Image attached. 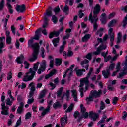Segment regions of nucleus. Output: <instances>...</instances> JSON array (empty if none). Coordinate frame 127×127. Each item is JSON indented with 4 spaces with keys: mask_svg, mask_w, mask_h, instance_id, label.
<instances>
[{
    "mask_svg": "<svg viewBox=\"0 0 127 127\" xmlns=\"http://www.w3.org/2000/svg\"><path fill=\"white\" fill-rule=\"evenodd\" d=\"M28 46L34 49L32 53L33 57L29 59L30 62H33L37 59V56H38V53H39V44L38 43L33 44V39H30L28 41Z\"/></svg>",
    "mask_w": 127,
    "mask_h": 127,
    "instance_id": "1",
    "label": "nucleus"
},
{
    "mask_svg": "<svg viewBox=\"0 0 127 127\" xmlns=\"http://www.w3.org/2000/svg\"><path fill=\"white\" fill-rule=\"evenodd\" d=\"M25 5L22 4V5H16V10L17 12H24L25 11Z\"/></svg>",
    "mask_w": 127,
    "mask_h": 127,
    "instance_id": "13",
    "label": "nucleus"
},
{
    "mask_svg": "<svg viewBox=\"0 0 127 127\" xmlns=\"http://www.w3.org/2000/svg\"><path fill=\"white\" fill-rule=\"evenodd\" d=\"M13 102V101L12 100H10V98H8L6 100V105H7L8 106H12Z\"/></svg>",
    "mask_w": 127,
    "mask_h": 127,
    "instance_id": "43",
    "label": "nucleus"
},
{
    "mask_svg": "<svg viewBox=\"0 0 127 127\" xmlns=\"http://www.w3.org/2000/svg\"><path fill=\"white\" fill-rule=\"evenodd\" d=\"M121 40H122V33L121 32H119L118 33V35H117V44H119V43H120V42H121Z\"/></svg>",
    "mask_w": 127,
    "mask_h": 127,
    "instance_id": "38",
    "label": "nucleus"
},
{
    "mask_svg": "<svg viewBox=\"0 0 127 127\" xmlns=\"http://www.w3.org/2000/svg\"><path fill=\"white\" fill-rule=\"evenodd\" d=\"M80 84L79 86L80 88L79 91L80 93L81 98H83V97H84V92L88 91V89H89V84L90 81L88 79L82 78L80 79Z\"/></svg>",
    "mask_w": 127,
    "mask_h": 127,
    "instance_id": "3",
    "label": "nucleus"
},
{
    "mask_svg": "<svg viewBox=\"0 0 127 127\" xmlns=\"http://www.w3.org/2000/svg\"><path fill=\"white\" fill-rule=\"evenodd\" d=\"M117 23V20H112L108 24V27H113L115 24Z\"/></svg>",
    "mask_w": 127,
    "mask_h": 127,
    "instance_id": "42",
    "label": "nucleus"
},
{
    "mask_svg": "<svg viewBox=\"0 0 127 127\" xmlns=\"http://www.w3.org/2000/svg\"><path fill=\"white\" fill-rule=\"evenodd\" d=\"M122 66L127 67V56L125 58V62L122 63Z\"/></svg>",
    "mask_w": 127,
    "mask_h": 127,
    "instance_id": "60",
    "label": "nucleus"
},
{
    "mask_svg": "<svg viewBox=\"0 0 127 127\" xmlns=\"http://www.w3.org/2000/svg\"><path fill=\"white\" fill-rule=\"evenodd\" d=\"M89 117L92 121H95L99 119L100 115L97 113L91 111L89 112Z\"/></svg>",
    "mask_w": 127,
    "mask_h": 127,
    "instance_id": "11",
    "label": "nucleus"
},
{
    "mask_svg": "<svg viewBox=\"0 0 127 127\" xmlns=\"http://www.w3.org/2000/svg\"><path fill=\"white\" fill-rule=\"evenodd\" d=\"M127 74V67L123 66V72L119 73V75L117 76V78H121L124 77L125 75Z\"/></svg>",
    "mask_w": 127,
    "mask_h": 127,
    "instance_id": "17",
    "label": "nucleus"
},
{
    "mask_svg": "<svg viewBox=\"0 0 127 127\" xmlns=\"http://www.w3.org/2000/svg\"><path fill=\"white\" fill-rule=\"evenodd\" d=\"M24 59V56L23 55H20L18 57L16 60V61L18 64H22L23 63V60Z\"/></svg>",
    "mask_w": 127,
    "mask_h": 127,
    "instance_id": "19",
    "label": "nucleus"
},
{
    "mask_svg": "<svg viewBox=\"0 0 127 127\" xmlns=\"http://www.w3.org/2000/svg\"><path fill=\"white\" fill-rule=\"evenodd\" d=\"M52 8L51 7H49L47 10H46V12L45 13V16H51L52 15V11H51Z\"/></svg>",
    "mask_w": 127,
    "mask_h": 127,
    "instance_id": "24",
    "label": "nucleus"
},
{
    "mask_svg": "<svg viewBox=\"0 0 127 127\" xmlns=\"http://www.w3.org/2000/svg\"><path fill=\"white\" fill-rule=\"evenodd\" d=\"M100 11H101V6L99 4H97L94 8L93 10V12H91L88 20L89 21H91V22H94V21H98L99 20V18H98L97 14L100 13Z\"/></svg>",
    "mask_w": 127,
    "mask_h": 127,
    "instance_id": "4",
    "label": "nucleus"
},
{
    "mask_svg": "<svg viewBox=\"0 0 127 127\" xmlns=\"http://www.w3.org/2000/svg\"><path fill=\"white\" fill-rule=\"evenodd\" d=\"M3 39H5V37H0V54L3 53V51H2V48L4 47V43H3Z\"/></svg>",
    "mask_w": 127,
    "mask_h": 127,
    "instance_id": "14",
    "label": "nucleus"
},
{
    "mask_svg": "<svg viewBox=\"0 0 127 127\" xmlns=\"http://www.w3.org/2000/svg\"><path fill=\"white\" fill-rule=\"evenodd\" d=\"M80 108L81 109V113L84 119H87V118L89 117V113L86 112V108L84 107V105L83 104L80 105Z\"/></svg>",
    "mask_w": 127,
    "mask_h": 127,
    "instance_id": "12",
    "label": "nucleus"
},
{
    "mask_svg": "<svg viewBox=\"0 0 127 127\" xmlns=\"http://www.w3.org/2000/svg\"><path fill=\"white\" fill-rule=\"evenodd\" d=\"M74 55V52H73L71 50H68L67 53V57H72Z\"/></svg>",
    "mask_w": 127,
    "mask_h": 127,
    "instance_id": "54",
    "label": "nucleus"
},
{
    "mask_svg": "<svg viewBox=\"0 0 127 127\" xmlns=\"http://www.w3.org/2000/svg\"><path fill=\"white\" fill-rule=\"evenodd\" d=\"M74 1L75 0H66V4H67V3L69 2V5L72 6V5H73V4H74Z\"/></svg>",
    "mask_w": 127,
    "mask_h": 127,
    "instance_id": "59",
    "label": "nucleus"
},
{
    "mask_svg": "<svg viewBox=\"0 0 127 127\" xmlns=\"http://www.w3.org/2000/svg\"><path fill=\"white\" fill-rule=\"evenodd\" d=\"M52 21L54 24H56V23H57V21H58V19L55 15H53L52 17Z\"/></svg>",
    "mask_w": 127,
    "mask_h": 127,
    "instance_id": "44",
    "label": "nucleus"
},
{
    "mask_svg": "<svg viewBox=\"0 0 127 127\" xmlns=\"http://www.w3.org/2000/svg\"><path fill=\"white\" fill-rule=\"evenodd\" d=\"M5 100V96L2 95L1 97V101L3 103L1 104L2 111L1 114V115H4V116H7V115H8V110L9 107H8V106H5V103L4 102Z\"/></svg>",
    "mask_w": 127,
    "mask_h": 127,
    "instance_id": "5",
    "label": "nucleus"
},
{
    "mask_svg": "<svg viewBox=\"0 0 127 127\" xmlns=\"http://www.w3.org/2000/svg\"><path fill=\"white\" fill-rule=\"evenodd\" d=\"M28 87L29 88L31 87L30 91H35L36 90V89L35 88V84L33 82H31L29 84Z\"/></svg>",
    "mask_w": 127,
    "mask_h": 127,
    "instance_id": "33",
    "label": "nucleus"
},
{
    "mask_svg": "<svg viewBox=\"0 0 127 127\" xmlns=\"http://www.w3.org/2000/svg\"><path fill=\"white\" fill-rule=\"evenodd\" d=\"M85 100L87 102V104L90 105L91 102H93V101H94V97L93 95L90 94L89 97H86Z\"/></svg>",
    "mask_w": 127,
    "mask_h": 127,
    "instance_id": "23",
    "label": "nucleus"
},
{
    "mask_svg": "<svg viewBox=\"0 0 127 127\" xmlns=\"http://www.w3.org/2000/svg\"><path fill=\"white\" fill-rule=\"evenodd\" d=\"M31 118V113L28 112L25 115V120H29Z\"/></svg>",
    "mask_w": 127,
    "mask_h": 127,
    "instance_id": "58",
    "label": "nucleus"
},
{
    "mask_svg": "<svg viewBox=\"0 0 127 127\" xmlns=\"http://www.w3.org/2000/svg\"><path fill=\"white\" fill-rule=\"evenodd\" d=\"M63 11H64V12H65V13L67 14V12H68V11H69V6H68V5H66L64 8L63 9Z\"/></svg>",
    "mask_w": 127,
    "mask_h": 127,
    "instance_id": "53",
    "label": "nucleus"
},
{
    "mask_svg": "<svg viewBox=\"0 0 127 127\" xmlns=\"http://www.w3.org/2000/svg\"><path fill=\"white\" fill-rule=\"evenodd\" d=\"M110 59H112V56H106L104 58V60L105 61V62H108V61H109V60H110Z\"/></svg>",
    "mask_w": 127,
    "mask_h": 127,
    "instance_id": "62",
    "label": "nucleus"
},
{
    "mask_svg": "<svg viewBox=\"0 0 127 127\" xmlns=\"http://www.w3.org/2000/svg\"><path fill=\"white\" fill-rule=\"evenodd\" d=\"M105 13H103L100 16V20L101 21L102 24H106L107 23V17Z\"/></svg>",
    "mask_w": 127,
    "mask_h": 127,
    "instance_id": "18",
    "label": "nucleus"
},
{
    "mask_svg": "<svg viewBox=\"0 0 127 127\" xmlns=\"http://www.w3.org/2000/svg\"><path fill=\"white\" fill-rule=\"evenodd\" d=\"M46 70V61L43 60L40 64V66L37 71V73L40 75Z\"/></svg>",
    "mask_w": 127,
    "mask_h": 127,
    "instance_id": "7",
    "label": "nucleus"
},
{
    "mask_svg": "<svg viewBox=\"0 0 127 127\" xmlns=\"http://www.w3.org/2000/svg\"><path fill=\"white\" fill-rule=\"evenodd\" d=\"M60 123L61 127H65V126L68 123V115L67 114H65L64 117H62L60 119Z\"/></svg>",
    "mask_w": 127,
    "mask_h": 127,
    "instance_id": "9",
    "label": "nucleus"
},
{
    "mask_svg": "<svg viewBox=\"0 0 127 127\" xmlns=\"http://www.w3.org/2000/svg\"><path fill=\"white\" fill-rule=\"evenodd\" d=\"M93 71H94V69H93V68H91L89 70L88 73L87 74V77H84V78L89 80L90 77H91V75H92V73H93Z\"/></svg>",
    "mask_w": 127,
    "mask_h": 127,
    "instance_id": "37",
    "label": "nucleus"
},
{
    "mask_svg": "<svg viewBox=\"0 0 127 127\" xmlns=\"http://www.w3.org/2000/svg\"><path fill=\"white\" fill-rule=\"evenodd\" d=\"M46 89H43L42 90L38 96V99L40 100V99H43V98H44L46 95Z\"/></svg>",
    "mask_w": 127,
    "mask_h": 127,
    "instance_id": "21",
    "label": "nucleus"
},
{
    "mask_svg": "<svg viewBox=\"0 0 127 127\" xmlns=\"http://www.w3.org/2000/svg\"><path fill=\"white\" fill-rule=\"evenodd\" d=\"M39 65V62H37L34 65L33 68H30L29 69V71L26 73V75L24 76L22 81L23 82H28L29 81H32L36 74V71L38 70V65Z\"/></svg>",
    "mask_w": 127,
    "mask_h": 127,
    "instance_id": "2",
    "label": "nucleus"
},
{
    "mask_svg": "<svg viewBox=\"0 0 127 127\" xmlns=\"http://www.w3.org/2000/svg\"><path fill=\"white\" fill-rule=\"evenodd\" d=\"M116 69L117 72H119L120 70H121V62H119L117 63Z\"/></svg>",
    "mask_w": 127,
    "mask_h": 127,
    "instance_id": "52",
    "label": "nucleus"
},
{
    "mask_svg": "<svg viewBox=\"0 0 127 127\" xmlns=\"http://www.w3.org/2000/svg\"><path fill=\"white\" fill-rule=\"evenodd\" d=\"M90 21L91 22V23H94L93 31H97V30L98 29V27L99 26L97 24V22H98V21H93V22H92V21Z\"/></svg>",
    "mask_w": 127,
    "mask_h": 127,
    "instance_id": "36",
    "label": "nucleus"
},
{
    "mask_svg": "<svg viewBox=\"0 0 127 127\" xmlns=\"http://www.w3.org/2000/svg\"><path fill=\"white\" fill-rule=\"evenodd\" d=\"M50 112V108L49 107H47L45 110L43 111L41 113L42 117H44L47 113H49Z\"/></svg>",
    "mask_w": 127,
    "mask_h": 127,
    "instance_id": "29",
    "label": "nucleus"
},
{
    "mask_svg": "<svg viewBox=\"0 0 127 127\" xmlns=\"http://www.w3.org/2000/svg\"><path fill=\"white\" fill-rule=\"evenodd\" d=\"M62 63V59L59 58L55 59V64L57 66H60Z\"/></svg>",
    "mask_w": 127,
    "mask_h": 127,
    "instance_id": "31",
    "label": "nucleus"
},
{
    "mask_svg": "<svg viewBox=\"0 0 127 127\" xmlns=\"http://www.w3.org/2000/svg\"><path fill=\"white\" fill-rule=\"evenodd\" d=\"M102 75L105 79H108L111 76V72L110 69L103 70L102 71Z\"/></svg>",
    "mask_w": 127,
    "mask_h": 127,
    "instance_id": "15",
    "label": "nucleus"
},
{
    "mask_svg": "<svg viewBox=\"0 0 127 127\" xmlns=\"http://www.w3.org/2000/svg\"><path fill=\"white\" fill-rule=\"evenodd\" d=\"M118 101H119V99L117 97H114V98L113 99L112 104L113 105H116V104L118 103Z\"/></svg>",
    "mask_w": 127,
    "mask_h": 127,
    "instance_id": "55",
    "label": "nucleus"
},
{
    "mask_svg": "<svg viewBox=\"0 0 127 127\" xmlns=\"http://www.w3.org/2000/svg\"><path fill=\"white\" fill-rule=\"evenodd\" d=\"M11 30L14 35H15V27L14 25L11 26Z\"/></svg>",
    "mask_w": 127,
    "mask_h": 127,
    "instance_id": "64",
    "label": "nucleus"
},
{
    "mask_svg": "<svg viewBox=\"0 0 127 127\" xmlns=\"http://www.w3.org/2000/svg\"><path fill=\"white\" fill-rule=\"evenodd\" d=\"M100 110H104L106 108V105H105V103L103 101L101 102L100 103Z\"/></svg>",
    "mask_w": 127,
    "mask_h": 127,
    "instance_id": "57",
    "label": "nucleus"
},
{
    "mask_svg": "<svg viewBox=\"0 0 127 127\" xmlns=\"http://www.w3.org/2000/svg\"><path fill=\"white\" fill-rule=\"evenodd\" d=\"M74 108V104H71L69 107L68 108L67 110L65 111L66 113H70V112H72L73 111V109Z\"/></svg>",
    "mask_w": 127,
    "mask_h": 127,
    "instance_id": "40",
    "label": "nucleus"
},
{
    "mask_svg": "<svg viewBox=\"0 0 127 127\" xmlns=\"http://www.w3.org/2000/svg\"><path fill=\"white\" fill-rule=\"evenodd\" d=\"M107 117L106 115H103L101 120L99 121V122H98L97 123L98 126H100V127H105V125H106V122H107V123H109V121H111V120L113 119L112 117H110L107 119Z\"/></svg>",
    "mask_w": 127,
    "mask_h": 127,
    "instance_id": "6",
    "label": "nucleus"
},
{
    "mask_svg": "<svg viewBox=\"0 0 127 127\" xmlns=\"http://www.w3.org/2000/svg\"><path fill=\"white\" fill-rule=\"evenodd\" d=\"M97 48L99 50V51L101 52V51H102V50H105V49H106L107 45H104V44H101Z\"/></svg>",
    "mask_w": 127,
    "mask_h": 127,
    "instance_id": "30",
    "label": "nucleus"
},
{
    "mask_svg": "<svg viewBox=\"0 0 127 127\" xmlns=\"http://www.w3.org/2000/svg\"><path fill=\"white\" fill-rule=\"evenodd\" d=\"M4 8V0H2L0 3V10H3Z\"/></svg>",
    "mask_w": 127,
    "mask_h": 127,
    "instance_id": "47",
    "label": "nucleus"
},
{
    "mask_svg": "<svg viewBox=\"0 0 127 127\" xmlns=\"http://www.w3.org/2000/svg\"><path fill=\"white\" fill-rule=\"evenodd\" d=\"M7 6L8 9V11L10 14L13 13V9H12V6L9 4V3H7Z\"/></svg>",
    "mask_w": 127,
    "mask_h": 127,
    "instance_id": "34",
    "label": "nucleus"
},
{
    "mask_svg": "<svg viewBox=\"0 0 127 127\" xmlns=\"http://www.w3.org/2000/svg\"><path fill=\"white\" fill-rule=\"evenodd\" d=\"M75 67V65H72L70 67L67 69V72H69V77H71L72 75H73V68Z\"/></svg>",
    "mask_w": 127,
    "mask_h": 127,
    "instance_id": "26",
    "label": "nucleus"
},
{
    "mask_svg": "<svg viewBox=\"0 0 127 127\" xmlns=\"http://www.w3.org/2000/svg\"><path fill=\"white\" fill-rule=\"evenodd\" d=\"M90 38H91V34H86L82 38L81 40L82 42H88Z\"/></svg>",
    "mask_w": 127,
    "mask_h": 127,
    "instance_id": "20",
    "label": "nucleus"
},
{
    "mask_svg": "<svg viewBox=\"0 0 127 127\" xmlns=\"http://www.w3.org/2000/svg\"><path fill=\"white\" fill-rule=\"evenodd\" d=\"M92 53H89L85 56V58L88 59V60H92Z\"/></svg>",
    "mask_w": 127,
    "mask_h": 127,
    "instance_id": "49",
    "label": "nucleus"
},
{
    "mask_svg": "<svg viewBox=\"0 0 127 127\" xmlns=\"http://www.w3.org/2000/svg\"><path fill=\"white\" fill-rule=\"evenodd\" d=\"M11 37H6V43L8 45L11 44Z\"/></svg>",
    "mask_w": 127,
    "mask_h": 127,
    "instance_id": "48",
    "label": "nucleus"
},
{
    "mask_svg": "<svg viewBox=\"0 0 127 127\" xmlns=\"http://www.w3.org/2000/svg\"><path fill=\"white\" fill-rule=\"evenodd\" d=\"M83 72H86V69L83 68L81 69H78L76 71V75L77 77H81L83 76Z\"/></svg>",
    "mask_w": 127,
    "mask_h": 127,
    "instance_id": "25",
    "label": "nucleus"
},
{
    "mask_svg": "<svg viewBox=\"0 0 127 127\" xmlns=\"http://www.w3.org/2000/svg\"><path fill=\"white\" fill-rule=\"evenodd\" d=\"M34 102V98H29L28 99L27 104L30 105V104H32Z\"/></svg>",
    "mask_w": 127,
    "mask_h": 127,
    "instance_id": "56",
    "label": "nucleus"
},
{
    "mask_svg": "<svg viewBox=\"0 0 127 127\" xmlns=\"http://www.w3.org/2000/svg\"><path fill=\"white\" fill-rule=\"evenodd\" d=\"M53 108L56 110V109H58L59 108H61V104L59 102H56L55 103H54L53 105Z\"/></svg>",
    "mask_w": 127,
    "mask_h": 127,
    "instance_id": "28",
    "label": "nucleus"
},
{
    "mask_svg": "<svg viewBox=\"0 0 127 127\" xmlns=\"http://www.w3.org/2000/svg\"><path fill=\"white\" fill-rule=\"evenodd\" d=\"M72 93V97L74 99V101L75 102H78V92H77V90L74 89L71 91Z\"/></svg>",
    "mask_w": 127,
    "mask_h": 127,
    "instance_id": "16",
    "label": "nucleus"
},
{
    "mask_svg": "<svg viewBox=\"0 0 127 127\" xmlns=\"http://www.w3.org/2000/svg\"><path fill=\"white\" fill-rule=\"evenodd\" d=\"M70 90H67L65 93H64V96L66 97V101H69L70 99Z\"/></svg>",
    "mask_w": 127,
    "mask_h": 127,
    "instance_id": "41",
    "label": "nucleus"
},
{
    "mask_svg": "<svg viewBox=\"0 0 127 127\" xmlns=\"http://www.w3.org/2000/svg\"><path fill=\"white\" fill-rule=\"evenodd\" d=\"M80 116V112L79 111H75L74 114V117L75 119H77V118L79 117Z\"/></svg>",
    "mask_w": 127,
    "mask_h": 127,
    "instance_id": "63",
    "label": "nucleus"
},
{
    "mask_svg": "<svg viewBox=\"0 0 127 127\" xmlns=\"http://www.w3.org/2000/svg\"><path fill=\"white\" fill-rule=\"evenodd\" d=\"M44 23L43 25V28H45L47 25H48V21H49V19L46 16H45L44 17Z\"/></svg>",
    "mask_w": 127,
    "mask_h": 127,
    "instance_id": "27",
    "label": "nucleus"
},
{
    "mask_svg": "<svg viewBox=\"0 0 127 127\" xmlns=\"http://www.w3.org/2000/svg\"><path fill=\"white\" fill-rule=\"evenodd\" d=\"M101 54V52L100 51V50L97 48V51H94L93 52V54L94 55H100Z\"/></svg>",
    "mask_w": 127,
    "mask_h": 127,
    "instance_id": "61",
    "label": "nucleus"
},
{
    "mask_svg": "<svg viewBox=\"0 0 127 127\" xmlns=\"http://www.w3.org/2000/svg\"><path fill=\"white\" fill-rule=\"evenodd\" d=\"M52 42L55 47H56V46H57V43H59V38H55L53 40Z\"/></svg>",
    "mask_w": 127,
    "mask_h": 127,
    "instance_id": "39",
    "label": "nucleus"
},
{
    "mask_svg": "<svg viewBox=\"0 0 127 127\" xmlns=\"http://www.w3.org/2000/svg\"><path fill=\"white\" fill-rule=\"evenodd\" d=\"M23 107H24V103L23 102H21L20 103L19 106L18 107L17 110V113L18 114H21L23 110Z\"/></svg>",
    "mask_w": 127,
    "mask_h": 127,
    "instance_id": "22",
    "label": "nucleus"
},
{
    "mask_svg": "<svg viewBox=\"0 0 127 127\" xmlns=\"http://www.w3.org/2000/svg\"><path fill=\"white\" fill-rule=\"evenodd\" d=\"M104 28H101L96 32V35H99V37H102L103 36V31H104Z\"/></svg>",
    "mask_w": 127,
    "mask_h": 127,
    "instance_id": "32",
    "label": "nucleus"
},
{
    "mask_svg": "<svg viewBox=\"0 0 127 127\" xmlns=\"http://www.w3.org/2000/svg\"><path fill=\"white\" fill-rule=\"evenodd\" d=\"M91 94L94 98H100L102 94V90L99 89L98 91L96 90H93L91 91Z\"/></svg>",
    "mask_w": 127,
    "mask_h": 127,
    "instance_id": "10",
    "label": "nucleus"
},
{
    "mask_svg": "<svg viewBox=\"0 0 127 127\" xmlns=\"http://www.w3.org/2000/svg\"><path fill=\"white\" fill-rule=\"evenodd\" d=\"M24 65L25 67V69H29V66H30V64H29V63L27 62V61H25L24 62Z\"/></svg>",
    "mask_w": 127,
    "mask_h": 127,
    "instance_id": "50",
    "label": "nucleus"
},
{
    "mask_svg": "<svg viewBox=\"0 0 127 127\" xmlns=\"http://www.w3.org/2000/svg\"><path fill=\"white\" fill-rule=\"evenodd\" d=\"M62 92H63V87H61L58 91L57 97H61V95H62Z\"/></svg>",
    "mask_w": 127,
    "mask_h": 127,
    "instance_id": "46",
    "label": "nucleus"
},
{
    "mask_svg": "<svg viewBox=\"0 0 127 127\" xmlns=\"http://www.w3.org/2000/svg\"><path fill=\"white\" fill-rule=\"evenodd\" d=\"M34 92L35 91L30 90L28 95L29 99L33 98V95H34Z\"/></svg>",
    "mask_w": 127,
    "mask_h": 127,
    "instance_id": "51",
    "label": "nucleus"
},
{
    "mask_svg": "<svg viewBox=\"0 0 127 127\" xmlns=\"http://www.w3.org/2000/svg\"><path fill=\"white\" fill-rule=\"evenodd\" d=\"M113 28H110L108 31V35L110 37V41L111 42V46L114 45V41L115 40V33L113 32Z\"/></svg>",
    "mask_w": 127,
    "mask_h": 127,
    "instance_id": "8",
    "label": "nucleus"
},
{
    "mask_svg": "<svg viewBox=\"0 0 127 127\" xmlns=\"http://www.w3.org/2000/svg\"><path fill=\"white\" fill-rule=\"evenodd\" d=\"M11 79H12V72H11V71H10L7 73V80L9 81V80H11Z\"/></svg>",
    "mask_w": 127,
    "mask_h": 127,
    "instance_id": "45",
    "label": "nucleus"
},
{
    "mask_svg": "<svg viewBox=\"0 0 127 127\" xmlns=\"http://www.w3.org/2000/svg\"><path fill=\"white\" fill-rule=\"evenodd\" d=\"M87 64H89V60L87 59H84L80 62V65L82 67H84L85 65H87Z\"/></svg>",
    "mask_w": 127,
    "mask_h": 127,
    "instance_id": "35",
    "label": "nucleus"
}]
</instances>
